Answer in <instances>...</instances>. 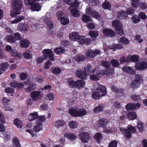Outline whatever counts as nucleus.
I'll use <instances>...</instances> for the list:
<instances>
[{
	"label": "nucleus",
	"instance_id": "393cba45",
	"mask_svg": "<svg viewBox=\"0 0 147 147\" xmlns=\"http://www.w3.org/2000/svg\"><path fill=\"white\" fill-rule=\"evenodd\" d=\"M140 83L136 80H134L131 81L130 84V86L133 89H136L139 87Z\"/></svg>",
	"mask_w": 147,
	"mask_h": 147
},
{
	"label": "nucleus",
	"instance_id": "0eeeda50",
	"mask_svg": "<svg viewBox=\"0 0 147 147\" xmlns=\"http://www.w3.org/2000/svg\"><path fill=\"white\" fill-rule=\"evenodd\" d=\"M136 129L134 127L130 125L127 127V131L125 134V136L126 138L129 139L131 138V134L134 133L136 131Z\"/></svg>",
	"mask_w": 147,
	"mask_h": 147
},
{
	"label": "nucleus",
	"instance_id": "dca6fc26",
	"mask_svg": "<svg viewBox=\"0 0 147 147\" xmlns=\"http://www.w3.org/2000/svg\"><path fill=\"white\" fill-rule=\"evenodd\" d=\"M76 75L79 78L85 79L87 78L88 75H89L85 71H82L81 70H78L76 73Z\"/></svg>",
	"mask_w": 147,
	"mask_h": 147
},
{
	"label": "nucleus",
	"instance_id": "864d4df0",
	"mask_svg": "<svg viewBox=\"0 0 147 147\" xmlns=\"http://www.w3.org/2000/svg\"><path fill=\"white\" fill-rule=\"evenodd\" d=\"M69 125L71 128H75L77 127L78 124L76 121H72L69 122Z\"/></svg>",
	"mask_w": 147,
	"mask_h": 147
},
{
	"label": "nucleus",
	"instance_id": "c03bdc74",
	"mask_svg": "<svg viewBox=\"0 0 147 147\" xmlns=\"http://www.w3.org/2000/svg\"><path fill=\"white\" fill-rule=\"evenodd\" d=\"M137 127L140 132H142L144 130V125L140 121H138L137 124Z\"/></svg>",
	"mask_w": 147,
	"mask_h": 147
},
{
	"label": "nucleus",
	"instance_id": "20e7f679",
	"mask_svg": "<svg viewBox=\"0 0 147 147\" xmlns=\"http://www.w3.org/2000/svg\"><path fill=\"white\" fill-rule=\"evenodd\" d=\"M105 73L104 70H100L97 71L96 74H93L90 76V79L91 80L97 81L99 78L102 76Z\"/></svg>",
	"mask_w": 147,
	"mask_h": 147
},
{
	"label": "nucleus",
	"instance_id": "ea45409f",
	"mask_svg": "<svg viewBox=\"0 0 147 147\" xmlns=\"http://www.w3.org/2000/svg\"><path fill=\"white\" fill-rule=\"evenodd\" d=\"M51 70L52 72L55 74H59L61 71V69L57 67H53Z\"/></svg>",
	"mask_w": 147,
	"mask_h": 147
},
{
	"label": "nucleus",
	"instance_id": "f3484780",
	"mask_svg": "<svg viewBox=\"0 0 147 147\" xmlns=\"http://www.w3.org/2000/svg\"><path fill=\"white\" fill-rule=\"evenodd\" d=\"M114 129L113 125L108 124L106 126L103 128V131L107 133H110L114 131Z\"/></svg>",
	"mask_w": 147,
	"mask_h": 147
},
{
	"label": "nucleus",
	"instance_id": "0e129e2a",
	"mask_svg": "<svg viewBox=\"0 0 147 147\" xmlns=\"http://www.w3.org/2000/svg\"><path fill=\"white\" fill-rule=\"evenodd\" d=\"M36 88V86L35 85L32 84L26 88V90L27 92H30L31 90L34 89Z\"/></svg>",
	"mask_w": 147,
	"mask_h": 147
},
{
	"label": "nucleus",
	"instance_id": "5fc2aeb1",
	"mask_svg": "<svg viewBox=\"0 0 147 147\" xmlns=\"http://www.w3.org/2000/svg\"><path fill=\"white\" fill-rule=\"evenodd\" d=\"M14 144L16 145V147H20V145L19 143V141L18 138L16 137H14L13 141Z\"/></svg>",
	"mask_w": 147,
	"mask_h": 147
},
{
	"label": "nucleus",
	"instance_id": "a878e982",
	"mask_svg": "<svg viewBox=\"0 0 147 147\" xmlns=\"http://www.w3.org/2000/svg\"><path fill=\"white\" fill-rule=\"evenodd\" d=\"M79 34L77 32H74L71 33L69 35L70 40L72 41H76L78 39Z\"/></svg>",
	"mask_w": 147,
	"mask_h": 147
},
{
	"label": "nucleus",
	"instance_id": "bf43d9fd",
	"mask_svg": "<svg viewBox=\"0 0 147 147\" xmlns=\"http://www.w3.org/2000/svg\"><path fill=\"white\" fill-rule=\"evenodd\" d=\"M64 15L63 12L61 10H60L58 11L57 13V17L58 20H60L62 18V17Z\"/></svg>",
	"mask_w": 147,
	"mask_h": 147
},
{
	"label": "nucleus",
	"instance_id": "2eb2a0df",
	"mask_svg": "<svg viewBox=\"0 0 147 147\" xmlns=\"http://www.w3.org/2000/svg\"><path fill=\"white\" fill-rule=\"evenodd\" d=\"M5 119L4 116L0 110V131L3 132L5 130V128L3 124L5 123Z\"/></svg>",
	"mask_w": 147,
	"mask_h": 147
},
{
	"label": "nucleus",
	"instance_id": "bb28decb",
	"mask_svg": "<svg viewBox=\"0 0 147 147\" xmlns=\"http://www.w3.org/2000/svg\"><path fill=\"white\" fill-rule=\"evenodd\" d=\"M26 83H24V84L21 83H19L17 82H11L10 84V85L12 86H13L15 88H24V85Z\"/></svg>",
	"mask_w": 147,
	"mask_h": 147
},
{
	"label": "nucleus",
	"instance_id": "9d476101",
	"mask_svg": "<svg viewBox=\"0 0 147 147\" xmlns=\"http://www.w3.org/2000/svg\"><path fill=\"white\" fill-rule=\"evenodd\" d=\"M85 11L86 13L91 15L92 16L97 19L100 17L98 13L94 10H92L90 7L87 8L86 9Z\"/></svg>",
	"mask_w": 147,
	"mask_h": 147
},
{
	"label": "nucleus",
	"instance_id": "8fccbe9b",
	"mask_svg": "<svg viewBox=\"0 0 147 147\" xmlns=\"http://www.w3.org/2000/svg\"><path fill=\"white\" fill-rule=\"evenodd\" d=\"M20 13V11L13 9V10H11L10 14L11 16L14 17L16 16L17 14H19Z\"/></svg>",
	"mask_w": 147,
	"mask_h": 147
},
{
	"label": "nucleus",
	"instance_id": "423d86ee",
	"mask_svg": "<svg viewBox=\"0 0 147 147\" xmlns=\"http://www.w3.org/2000/svg\"><path fill=\"white\" fill-rule=\"evenodd\" d=\"M98 66H96L95 67L93 68V66L90 64H88L86 65L84 67L85 71L87 73H94L98 69Z\"/></svg>",
	"mask_w": 147,
	"mask_h": 147
},
{
	"label": "nucleus",
	"instance_id": "e2e57ef3",
	"mask_svg": "<svg viewBox=\"0 0 147 147\" xmlns=\"http://www.w3.org/2000/svg\"><path fill=\"white\" fill-rule=\"evenodd\" d=\"M117 143L116 141H112L109 143V147H117Z\"/></svg>",
	"mask_w": 147,
	"mask_h": 147
},
{
	"label": "nucleus",
	"instance_id": "a211bd4d",
	"mask_svg": "<svg viewBox=\"0 0 147 147\" xmlns=\"http://www.w3.org/2000/svg\"><path fill=\"white\" fill-rule=\"evenodd\" d=\"M100 53V51L97 50L89 49L87 50L86 52V55H99Z\"/></svg>",
	"mask_w": 147,
	"mask_h": 147
},
{
	"label": "nucleus",
	"instance_id": "72a5a7b5",
	"mask_svg": "<svg viewBox=\"0 0 147 147\" xmlns=\"http://www.w3.org/2000/svg\"><path fill=\"white\" fill-rule=\"evenodd\" d=\"M117 15L118 17L121 19L126 18L127 16V14L123 11L118 12Z\"/></svg>",
	"mask_w": 147,
	"mask_h": 147
},
{
	"label": "nucleus",
	"instance_id": "69168bd1",
	"mask_svg": "<svg viewBox=\"0 0 147 147\" xmlns=\"http://www.w3.org/2000/svg\"><path fill=\"white\" fill-rule=\"evenodd\" d=\"M120 42L122 44L125 45L128 44L129 42V40L124 38H121L120 39Z\"/></svg>",
	"mask_w": 147,
	"mask_h": 147
},
{
	"label": "nucleus",
	"instance_id": "f03ea898",
	"mask_svg": "<svg viewBox=\"0 0 147 147\" xmlns=\"http://www.w3.org/2000/svg\"><path fill=\"white\" fill-rule=\"evenodd\" d=\"M64 1L69 5H71L69 7V9L70 11L71 15L74 17H78L80 16L79 11L77 9V7L80 3L77 0H63Z\"/></svg>",
	"mask_w": 147,
	"mask_h": 147
},
{
	"label": "nucleus",
	"instance_id": "c756f323",
	"mask_svg": "<svg viewBox=\"0 0 147 147\" xmlns=\"http://www.w3.org/2000/svg\"><path fill=\"white\" fill-rule=\"evenodd\" d=\"M67 82L71 87L76 88V81L74 80L72 78H69L67 80Z\"/></svg>",
	"mask_w": 147,
	"mask_h": 147
},
{
	"label": "nucleus",
	"instance_id": "6e6d98bb",
	"mask_svg": "<svg viewBox=\"0 0 147 147\" xmlns=\"http://www.w3.org/2000/svg\"><path fill=\"white\" fill-rule=\"evenodd\" d=\"M78 39V41L80 44H83L85 42V39L84 36H79Z\"/></svg>",
	"mask_w": 147,
	"mask_h": 147
},
{
	"label": "nucleus",
	"instance_id": "473e14b6",
	"mask_svg": "<svg viewBox=\"0 0 147 147\" xmlns=\"http://www.w3.org/2000/svg\"><path fill=\"white\" fill-rule=\"evenodd\" d=\"M76 88H80L83 87L85 85V82L82 80H79L76 81Z\"/></svg>",
	"mask_w": 147,
	"mask_h": 147
},
{
	"label": "nucleus",
	"instance_id": "2f4dec72",
	"mask_svg": "<svg viewBox=\"0 0 147 147\" xmlns=\"http://www.w3.org/2000/svg\"><path fill=\"white\" fill-rule=\"evenodd\" d=\"M103 108L104 106L103 105H100L94 109L93 111L96 113H100L103 111Z\"/></svg>",
	"mask_w": 147,
	"mask_h": 147
},
{
	"label": "nucleus",
	"instance_id": "de8ad7c7",
	"mask_svg": "<svg viewBox=\"0 0 147 147\" xmlns=\"http://www.w3.org/2000/svg\"><path fill=\"white\" fill-rule=\"evenodd\" d=\"M94 137L98 142H100L102 138V134L98 132L95 134Z\"/></svg>",
	"mask_w": 147,
	"mask_h": 147
},
{
	"label": "nucleus",
	"instance_id": "7ed1b4c3",
	"mask_svg": "<svg viewBox=\"0 0 147 147\" xmlns=\"http://www.w3.org/2000/svg\"><path fill=\"white\" fill-rule=\"evenodd\" d=\"M69 113L71 115L74 117L83 116L87 113L86 111L84 109H77L72 108L69 110Z\"/></svg>",
	"mask_w": 147,
	"mask_h": 147
},
{
	"label": "nucleus",
	"instance_id": "1a4fd4ad",
	"mask_svg": "<svg viewBox=\"0 0 147 147\" xmlns=\"http://www.w3.org/2000/svg\"><path fill=\"white\" fill-rule=\"evenodd\" d=\"M22 2L20 0H13L12 1V5L14 9L20 11L22 7Z\"/></svg>",
	"mask_w": 147,
	"mask_h": 147
},
{
	"label": "nucleus",
	"instance_id": "f257e3e1",
	"mask_svg": "<svg viewBox=\"0 0 147 147\" xmlns=\"http://www.w3.org/2000/svg\"><path fill=\"white\" fill-rule=\"evenodd\" d=\"M107 94L106 88L104 86L96 83L95 85V90L92 94V97L95 100L99 99L100 97Z\"/></svg>",
	"mask_w": 147,
	"mask_h": 147
},
{
	"label": "nucleus",
	"instance_id": "49530a36",
	"mask_svg": "<svg viewBox=\"0 0 147 147\" xmlns=\"http://www.w3.org/2000/svg\"><path fill=\"white\" fill-rule=\"evenodd\" d=\"M82 19L83 22H90L91 20L90 17L88 16L86 14L82 16Z\"/></svg>",
	"mask_w": 147,
	"mask_h": 147
},
{
	"label": "nucleus",
	"instance_id": "b1692460",
	"mask_svg": "<svg viewBox=\"0 0 147 147\" xmlns=\"http://www.w3.org/2000/svg\"><path fill=\"white\" fill-rule=\"evenodd\" d=\"M42 123L37 121V122L34 125L33 129L35 131L38 132L42 129Z\"/></svg>",
	"mask_w": 147,
	"mask_h": 147
},
{
	"label": "nucleus",
	"instance_id": "a19ab883",
	"mask_svg": "<svg viewBox=\"0 0 147 147\" xmlns=\"http://www.w3.org/2000/svg\"><path fill=\"white\" fill-rule=\"evenodd\" d=\"M102 7L103 8L105 9H109L111 10V5L110 3L107 1H105L102 4Z\"/></svg>",
	"mask_w": 147,
	"mask_h": 147
},
{
	"label": "nucleus",
	"instance_id": "6ab92c4d",
	"mask_svg": "<svg viewBox=\"0 0 147 147\" xmlns=\"http://www.w3.org/2000/svg\"><path fill=\"white\" fill-rule=\"evenodd\" d=\"M112 25L116 30H120L122 28L121 23L117 20H114L112 22Z\"/></svg>",
	"mask_w": 147,
	"mask_h": 147
},
{
	"label": "nucleus",
	"instance_id": "338daca9",
	"mask_svg": "<svg viewBox=\"0 0 147 147\" xmlns=\"http://www.w3.org/2000/svg\"><path fill=\"white\" fill-rule=\"evenodd\" d=\"M132 21L134 23H137L140 20V19L139 18L138 16H133L132 18Z\"/></svg>",
	"mask_w": 147,
	"mask_h": 147
},
{
	"label": "nucleus",
	"instance_id": "cd10ccee",
	"mask_svg": "<svg viewBox=\"0 0 147 147\" xmlns=\"http://www.w3.org/2000/svg\"><path fill=\"white\" fill-rule=\"evenodd\" d=\"M38 117V114L37 112L34 113L29 114L28 116V118L29 121H32L33 120H36Z\"/></svg>",
	"mask_w": 147,
	"mask_h": 147
},
{
	"label": "nucleus",
	"instance_id": "774afa93",
	"mask_svg": "<svg viewBox=\"0 0 147 147\" xmlns=\"http://www.w3.org/2000/svg\"><path fill=\"white\" fill-rule=\"evenodd\" d=\"M46 119V118L43 116H40L38 117H37L36 121L38 122L42 123Z\"/></svg>",
	"mask_w": 147,
	"mask_h": 147
},
{
	"label": "nucleus",
	"instance_id": "7c9ffc66",
	"mask_svg": "<svg viewBox=\"0 0 147 147\" xmlns=\"http://www.w3.org/2000/svg\"><path fill=\"white\" fill-rule=\"evenodd\" d=\"M127 117L131 120H134L137 118V115L136 113L134 111H130L128 113Z\"/></svg>",
	"mask_w": 147,
	"mask_h": 147
},
{
	"label": "nucleus",
	"instance_id": "79ce46f5",
	"mask_svg": "<svg viewBox=\"0 0 147 147\" xmlns=\"http://www.w3.org/2000/svg\"><path fill=\"white\" fill-rule=\"evenodd\" d=\"M43 55H53L54 53L53 51L51 49H45L42 51Z\"/></svg>",
	"mask_w": 147,
	"mask_h": 147
},
{
	"label": "nucleus",
	"instance_id": "412c9836",
	"mask_svg": "<svg viewBox=\"0 0 147 147\" xmlns=\"http://www.w3.org/2000/svg\"><path fill=\"white\" fill-rule=\"evenodd\" d=\"M64 137H66L67 139L70 140L72 141L77 138V136L76 135L70 133L65 134L64 135Z\"/></svg>",
	"mask_w": 147,
	"mask_h": 147
},
{
	"label": "nucleus",
	"instance_id": "4c0bfd02",
	"mask_svg": "<svg viewBox=\"0 0 147 147\" xmlns=\"http://www.w3.org/2000/svg\"><path fill=\"white\" fill-rule=\"evenodd\" d=\"M24 16H21L17 17L13 20L11 21L10 22L11 24L17 23L24 19Z\"/></svg>",
	"mask_w": 147,
	"mask_h": 147
},
{
	"label": "nucleus",
	"instance_id": "58836bf2",
	"mask_svg": "<svg viewBox=\"0 0 147 147\" xmlns=\"http://www.w3.org/2000/svg\"><path fill=\"white\" fill-rule=\"evenodd\" d=\"M123 47V46L120 44H114L110 46V49L114 50L117 49H121Z\"/></svg>",
	"mask_w": 147,
	"mask_h": 147
},
{
	"label": "nucleus",
	"instance_id": "6e6552de",
	"mask_svg": "<svg viewBox=\"0 0 147 147\" xmlns=\"http://www.w3.org/2000/svg\"><path fill=\"white\" fill-rule=\"evenodd\" d=\"M79 138L83 143L88 142L89 140V134L86 132H81L79 134Z\"/></svg>",
	"mask_w": 147,
	"mask_h": 147
},
{
	"label": "nucleus",
	"instance_id": "3c124183",
	"mask_svg": "<svg viewBox=\"0 0 147 147\" xmlns=\"http://www.w3.org/2000/svg\"><path fill=\"white\" fill-rule=\"evenodd\" d=\"M9 65L7 62L3 63L0 65V67L3 71L6 70L9 67Z\"/></svg>",
	"mask_w": 147,
	"mask_h": 147
},
{
	"label": "nucleus",
	"instance_id": "9b49d317",
	"mask_svg": "<svg viewBox=\"0 0 147 147\" xmlns=\"http://www.w3.org/2000/svg\"><path fill=\"white\" fill-rule=\"evenodd\" d=\"M29 28L28 25L27 24L20 23L18 27V30L21 32H27Z\"/></svg>",
	"mask_w": 147,
	"mask_h": 147
},
{
	"label": "nucleus",
	"instance_id": "a18cd8bd",
	"mask_svg": "<svg viewBox=\"0 0 147 147\" xmlns=\"http://www.w3.org/2000/svg\"><path fill=\"white\" fill-rule=\"evenodd\" d=\"M84 56H75L74 59L76 61L79 62L84 61L86 59Z\"/></svg>",
	"mask_w": 147,
	"mask_h": 147
},
{
	"label": "nucleus",
	"instance_id": "f704fd0d",
	"mask_svg": "<svg viewBox=\"0 0 147 147\" xmlns=\"http://www.w3.org/2000/svg\"><path fill=\"white\" fill-rule=\"evenodd\" d=\"M13 123L18 128H21L22 124L21 120L18 118L15 119L13 121Z\"/></svg>",
	"mask_w": 147,
	"mask_h": 147
},
{
	"label": "nucleus",
	"instance_id": "f8f14e48",
	"mask_svg": "<svg viewBox=\"0 0 147 147\" xmlns=\"http://www.w3.org/2000/svg\"><path fill=\"white\" fill-rule=\"evenodd\" d=\"M102 32L105 36L113 37L115 35V32L111 29L105 28L103 30Z\"/></svg>",
	"mask_w": 147,
	"mask_h": 147
},
{
	"label": "nucleus",
	"instance_id": "680f3d73",
	"mask_svg": "<svg viewBox=\"0 0 147 147\" xmlns=\"http://www.w3.org/2000/svg\"><path fill=\"white\" fill-rule=\"evenodd\" d=\"M132 4L133 7H137L138 6L139 1L138 0H131Z\"/></svg>",
	"mask_w": 147,
	"mask_h": 147
},
{
	"label": "nucleus",
	"instance_id": "5701e85b",
	"mask_svg": "<svg viewBox=\"0 0 147 147\" xmlns=\"http://www.w3.org/2000/svg\"><path fill=\"white\" fill-rule=\"evenodd\" d=\"M20 46L23 48H25L28 47L30 43L28 40H22L20 42Z\"/></svg>",
	"mask_w": 147,
	"mask_h": 147
},
{
	"label": "nucleus",
	"instance_id": "39448f33",
	"mask_svg": "<svg viewBox=\"0 0 147 147\" xmlns=\"http://www.w3.org/2000/svg\"><path fill=\"white\" fill-rule=\"evenodd\" d=\"M135 66L138 70H144L147 69V63L145 61H141L136 63Z\"/></svg>",
	"mask_w": 147,
	"mask_h": 147
},
{
	"label": "nucleus",
	"instance_id": "37998d69",
	"mask_svg": "<svg viewBox=\"0 0 147 147\" xmlns=\"http://www.w3.org/2000/svg\"><path fill=\"white\" fill-rule=\"evenodd\" d=\"M65 122L63 120H58L55 123V126L57 127L63 126L65 125Z\"/></svg>",
	"mask_w": 147,
	"mask_h": 147
},
{
	"label": "nucleus",
	"instance_id": "13d9d810",
	"mask_svg": "<svg viewBox=\"0 0 147 147\" xmlns=\"http://www.w3.org/2000/svg\"><path fill=\"white\" fill-rule=\"evenodd\" d=\"M135 104L132 103L127 104L126 108L127 110H131L135 109Z\"/></svg>",
	"mask_w": 147,
	"mask_h": 147
},
{
	"label": "nucleus",
	"instance_id": "4be33fe9",
	"mask_svg": "<svg viewBox=\"0 0 147 147\" xmlns=\"http://www.w3.org/2000/svg\"><path fill=\"white\" fill-rule=\"evenodd\" d=\"M31 9L33 11H38L41 9V7L40 5L37 2L31 6Z\"/></svg>",
	"mask_w": 147,
	"mask_h": 147
},
{
	"label": "nucleus",
	"instance_id": "e433bc0d",
	"mask_svg": "<svg viewBox=\"0 0 147 147\" xmlns=\"http://www.w3.org/2000/svg\"><path fill=\"white\" fill-rule=\"evenodd\" d=\"M54 51L56 54L61 55L64 52V50L63 48L56 47L54 49Z\"/></svg>",
	"mask_w": 147,
	"mask_h": 147
},
{
	"label": "nucleus",
	"instance_id": "09e8293b",
	"mask_svg": "<svg viewBox=\"0 0 147 147\" xmlns=\"http://www.w3.org/2000/svg\"><path fill=\"white\" fill-rule=\"evenodd\" d=\"M60 21L62 24L66 25L68 24L69 22V20L68 18L63 17L60 19Z\"/></svg>",
	"mask_w": 147,
	"mask_h": 147
},
{
	"label": "nucleus",
	"instance_id": "603ef678",
	"mask_svg": "<svg viewBox=\"0 0 147 147\" xmlns=\"http://www.w3.org/2000/svg\"><path fill=\"white\" fill-rule=\"evenodd\" d=\"M6 39L8 42L11 43H13L16 42V39L11 36L8 35Z\"/></svg>",
	"mask_w": 147,
	"mask_h": 147
},
{
	"label": "nucleus",
	"instance_id": "c9c22d12",
	"mask_svg": "<svg viewBox=\"0 0 147 147\" xmlns=\"http://www.w3.org/2000/svg\"><path fill=\"white\" fill-rule=\"evenodd\" d=\"M88 34L92 38H95L98 36V33L96 31L91 30L89 32Z\"/></svg>",
	"mask_w": 147,
	"mask_h": 147
},
{
	"label": "nucleus",
	"instance_id": "4468645a",
	"mask_svg": "<svg viewBox=\"0 0 147 147\" xmlns=\"http://www.w3.org/2000/svg\"><path fill=\"white\" fill-rule=\"evenodd\" d=\"M122 70L125 73L127 74H134L136 73V71L134 69L128 66H125L123 67H122Z\"/></svg>",
	"mask_w": 147,
	"mask_h": 147
},
{
	"label": "nucleus",
	"instance_id": "ddd939ff",
	"mask_svg": "<svg viewBox=\"0 0 147 147\" xmlns=\"http://www.w3.org/2000/svg\"><path fill=\"white\" fill-rule=\"evenodd\" d=\"M41 93L39 91H34L31 92V96L32 99L34 101H36L40 99L42 97Z\"/></svg>",
	"mask_w": 147,
	"mask_h": 147
},
{
	"label": "nucleus",
	"instance_id": "052dcab7",
	"mask_svg": "<svg viewBox=\"0 0 147 147\" xmlns=\"http://www.w3.org/2000/svg\"><path fill=\"white\" fill-rule=\"evenodd\" d=\"M111 62L112 66L115 67H117L119 65V62L115 59H112L111 61Z\"/></svg>",
	"mask_w": 147,
	"mask_h": 147
},
{
	"label": "nucleus",
	"instance_id": "aec40b11",
	"mask_svg": "<svg viewBox=\"0 0 147 147\" xmlns=\"http://www.w3.org/2000/svg\"><path fill=\"white\" fill-rule=\"evenodd\" d=\"M108 121L107 120L102 118L100 119L97 122V125L100 126L103 128L105 127L108 124Z\"/></svg>",
	"mask_w": 147,
	"mask_h": 147
},
{
	"label": "nucleus",
	"instance_id": "c85d7f7f",
	"mask_svg": "<svg viewBox=\"0 0 147 147\" xmlns=\"http://www.w3.org/2000/svg\"><path fill=\"white\" fill-rule=\"evenodd\" d=\"M54 16V13L53 12L51 13H47L46 14L43 16L42 18L45 22H46L48 20L50 19L51 17Z\"/></svg>",
	"mask_w": 147,
	"mask_h": 147
},
{
	"label": "nucleus",
	"instance_id": "4d7b16f0",
	"mask_svg": "<svg viewBox=\"0 0 147 147\" xmlns=\"http://www.w3.org/2000/svg\"><path fill=\"white\" fill-rule=\"evenodd\" d=\"M132 61L136 62L138 61L140 59V57L138 56H128Z\"/></svg>",
	"mask_w": 147,
	"mask_h": 147
}]
</instances>
